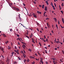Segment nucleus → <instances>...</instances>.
I'll return each mask as SVG.
<instances>
[{
    "label": "nucleus",
    "instance_id": "obj_1",
    "mask_svg": "<svg viewBox=\"0 0 64 64\" xmlns=\"http://www.w3.org/2000/svg\"><path fill=\"white\" fill-rule=\"evenodd\" d=\"M12 8L14 10H15L16 11V12H17V11L19 10V9L18 8H16L15 7L12 6Z\"/></svg>",
    "mask_w": 64,
    "mask_h": 64
},
{
    "label": "nucleus",
    "instance_id": "obj_2",
    "mask_svg": "<svg viewBox=\"0 0 64 64\" xmlns=\"http://www.w3.org/2000/svg\"><path fill=\"white\" fill-rule=\"evenodd\" d=\"M22 47L23 48L24 50L25 49V48L26 47V46H25V45L24 44H23L22 46Z\"/></svg>",
    "mask_w": 64,
    "mask_h": 64
},
{
    "label": "nucleus",
    "instance_id": "obj_3",
    "mask_svg": "<svg viewBox=\"0 0 64 64\" xmlns=\"http://www.w3.org/2000/svg\"><path fill=\"white\" fill-rule=\"evenodd\" d=\"M47 26L48 27V28H50L49 27H50V25L49 24H48V22L47 23Z\"/></svg>",
    "mask_w": 64,
    "mask_h": 64
},
{
    "label": "nucleus",
    "instance_id": "obj_4",
    "mask_svg": "<svg viewBox=\"0 0 64 64\" xmlns=\"http://www.w3.org/2000/svg\"><path fill=\"white\" fill-rule=\"evenodd\" d=\"M12 48V47L11 46H8V50H10Z\"/></svg>",
    "mask_w": 64,
    "mask_h": 64
},
{
    "label": "nucleus",
    "instance_id": "obj_5",
    "mask_svg": "<svg viewBox=\"0 0 64 64\" xmlns=\"http://www.w3.org/2000/svg\"><path fill=\"white\" fill-rule=\"evenodd\" d=\"M37 13H38V14H42V12H40L38 11H37Z\"/></svg>",
    "mask_w": 64,
    "mask_h": 64
},
{
    "label": "nucleus",
    "instance_id": "obj_6",
    "mask_svg": "<svg viewBox=\"0 0 64 64\" xmlns=\"http://www.w3.org/2000/svg\"><path fill=\"white\" fill-rule=\"evenodd\" d=\"M33 16L34 17L36 18H37V16H36V15L34 14H33Z\"/></svg>",
    "mask_w": 64,
    "mask_h": 64
},
{
    "label": "nucleus",
    "instance_id": "obj_7",
    "mask_svg": "<svg viewBox=\"0 0 64 64\" xmlns=\"http://www.w3.org/2000/svg\"><path fill=\"white\" fill-rule=\"evenodd\" d=\"M23 56H24V58H25V57H26V55L25 54H24L23 53Z\"/></svg>",
    "mask_w": 64,
    "mask_h": 64
},
{
    "label": "nucleus",
    "instance_id": "obj_8",
    "mask_svg": "<svg viewBox=\"0 0 64 64\" xmlns=\"http://www.w3.org/2000/svg\"><path fill=\"white\" fill-rule=\"evenodd\" d=\"M9 4V5H10V6H12V3H11L10 4Z\"/></svg>",
    "mask_w": 64,
    "mask_h": 64
},
{
    "label": "nucleus",
    "instance_id": "obj_9",
    "mask_svg": "<svg viewBox=\"0 0 64 64\" xmlns=\"http://www.w3.org/2000/svg\"><path fill=\"white\" fill-rule=\"evenodd\" d=\"M45 9L44 10L45 11L47 10H48V8H46V7H45Z\"/></svg>",
    "mask_w": 64,
    "mask_h": 64
},
{
    "label": "nucleus",
    "instance_id": "obj_10",
    "mask_svg": "<svg viewBox=\"0 0 64 64\" xmlns=\"http://www.w3.org/2000/svg\"><path fill=\"white\" fill-rule=\"evenodd\" d=\"M62 21L63 23L64 24V20L63 18H62Z\"/></svg>",
    "mask_w": 64,
    "mask_h": 64
},
{
    "label": "nucleus",
    "instance_id": "obj_11",
    "mask_svg": "<svg viewBox=\"0 0 64 64\" xmlns=\"http://www.w3.org/2000/svg\"><path fill=\"white\" fill-rule=\"evenodd\" d=\"M30 58H34V57L32 56H30Z\"/></svg>",
    "mask_w": 64,
    "mask_h": 64
},
{
    "label": "nucleus",
    "instance_id": "obj_12",
    "mask_svg": "<svg viewBox=\"0 0 64 64\" xmlns=\"http://www.w3.org/2000/svg\"><path fill=\"white\" fill-rule=\"evenodd\" d=\"M54 20H55V22H57V20L56 19V18H54Z\"/></svg>",
    "mask_w": 64,
    "mask_h": 64
},
{
    "label": "nucleus",
    "instance_id": "obj_13",
    "mask_svg": "<svg viewBox=\"0 0 64 64\" xmlns=\"http://www.w3.org/2000/svg\"><path fill=\"white\" fill-rule=\"evenodd\" d=\"M12 56H13V54H14V52H12Z\"/></svg>",
    "mask_w": 64,
    "mask_h": 64
},
{
    "label": "nucleus",
    "instance_id": "obj_14",
    "mask_svg": "<svg viewBox=\"0 0 64 64\" xmlns=\"http://www.w3.org/2000/svg\"><path fill=\"white\" fill-rule=\"evenodd\" d=\"M3 36H4V37H6V36L4 34H3Z\"/></svg>",
    "mask_w": 64,
    "mask_h": 64
},
{
    "label": "nucleus",
    "instance_id": "obj_15",
    "mask_svg": "<svg viewBox=\"0 0 64 64\" xmlns=\"http://www.w3.org/2000/svg\"><path fill=\"white\" fill-rule=\"evenodd\" d=\"M8 41H6V42H5V43H6V44H7L8 43Z\"/></svg>",
    "mask_w": 64,
    "mask_h": 64
},
{
    "label": "nucleus",
    "instance_id": "obj_16",
    "mask_svg": "<svg viewBox=\"0 0 64 64\" xmlns=\"http://www.w3.org/2000/svg\"><path fill=\"white\" fill-rule=\"evenodd\" d=\"M26 37L27 38H28V39H30V38L28 36H26Z\"/></svg>",
    "mask_w": 64,
    "mask_h": 64
},
{
    "label": "nucleus",
    "instance_id": "obj_17",
    "mask_svg": "<svg viewBox=\"0 0 64 64\" xmlns=\"http://www.w3.org/2000/svg\"><path fill=\"white\" fill-rule=\"evenodd\" d=\"M44 6H45V5H42V8L44 9Z\"/></svg>",
    "mask_w": 64,
    "mask_h": 64
},
{
    "label": "nucleus",
    "instance_id": "obj_18",
    "mask_svg": "<svg viewBox=\"0 0 64 64\" xmlns=\"http://www.w3.org/2000/svg\"><path fill=\"white\" fill-rule=\"evenodd\" d=\"M28 50H29V51L30 52H31V51H32L31 49H29Z\"/></svg>",
    "mask_w": 64,
    "mask_h": 64
},
{
    "label": "nucleus",
    "instance_id": "obj_19",
    "mask_svg": "<svg viewBox=\"0 0 64 64\" xmlns=\"http://www.w3.org/2000/svg\"><path fill=\"white\" fill-rule=\"evenodd\" d=\"M18 60H21V59H20V58H19V57H18Z\"/></svg>",
    "mask_w": 64,
    "mask_h": 64
},
{
    "label": "nucleus",
    "instance_id": "obj_20",
    "mask_svg": "<svg viewBox=\"0 0 64 64\" xmlns=\"http://www.w3.org/2000/svg\"><path fill=\"white\" fill-rule=\"evenodd\" d=\"M4 48L0 49V50H2V51H4Z\"/></svg>",
    "mask_w": 64,
    "mask_h": 64
},
{
    "label": "nucleus",
    "instance_id": "obj_21",
    "mask_svg": "<svg viewBox=\"0 0 64 64\" xmlns=\"http://www.w3.org/2000/svg\"><path fill=\"white\" fill-rule=\"evenodd\" d=\"M45 52L46 54H47V53H48V52H47L46 50H45Z\"/></svg>",
    "mask_w": 64,
    "mask_h": 64
},
{
    "label": "nucleus",
    "instance_id": "obj_22",
    "mask_svg": "<svg viewBox=\"0 0 64 64\" xmlns=\"http://www.w3.org/2000/svg\"><path fill=\"white\" fill-rule=\"evenodd\" d=\"M63 3H62L61 4L62 6V7L63 6Z\"/></svg>",
    "mask_w": 64,
    "mask_h": 64
},
{
    "label": "nucleus",
    "instance_id": "obj_23",
    "mask_svg": "<svg viewBox=\"0 0 64 64\" xmlns=\"http://www.w3.org/2000/svg\"><path fill=\"white\" fill-rule=\"evenodd\" d=\"M54 5L56 7V6L55 3H54Z\"/></svg>",
    "mask_w": 64,
    "mask_h": 64
},
{
    "label": "nucleus",
    "instance_id": "obj_24",
    "mask_svg": "<svg viewBox=\"0 0 64 64\" xmlns=\"http://www.w3.org/2000/svg\"><path fill=\"white\" fill-rule=\"evenodd\" d=\"M32 64H35V62L34 61V62H32Z\"/></svg>",
    "mask_w": 64,
    "mask_h": 64
},
{
    "label": "nucleus",
    "instance_id": "obj_25",
    "mask_svg": "<svg viewBox=\"0 0 64 64\" xmlns=\"http://www.w3.org/2000/svg\"><path fill=\"white\" fill-rule=\"evenodd\" d=\"M56 27L57 29H58V26H57V25L56 24Z\"/></svg>",
    "mask_w": 64,
    "mask_h": 64
},
{
    "label": "nucleus",
    "instance_id": "obj_26",
    "mask_svg": "<svg viewBox=\"0 0 64 64\" xmlns=\"http://www.w3.org/2000/svg\"><path fill=\"white\" fill-rule=\"evenodd\" d=\"M53 63H55L56 62H55V61L54 60H53Z\"/></svg>",
    "mask_w": 64,
    "mask_h": 64
},
{
    "label": "nucleus",
    "instance_id": "obj_27",
    "mask_svg": "<svg viewBox=\"0 0 64 64\" xmlns=\"http://www.w3.org/2000/svg\"><path fill=\"white\" fill-rule=\"evenodd\" d=\"M39 44H40V46H42V45H41V44L40 42L39 43Z\"/></svg>",
    "mask_w": 64,
    "mask_h": 64
},
{
    "label": "nucleus",
    "instance_id": "obj_28",
    "mask_svg": "<svg viewBox=\"0 0 64 64\" xmlns=\"http://www.w3.org/2000/svg\"><path fill=\"white\" fill-rule=\"evenodd\" d=\"M26 60H24V62L25 63L26 62Z\"/></svg>",
    "mask_w": 64,
    "mask_h": 64
},
{
    "label": "nucleus",
    "instance_id": "obj_29",
    "mask_svg": "<svg viewBox=\"0 0 64 64\" xmlns=\"http://www.w3.org/2000/svg\"><path fill=\"white\" fill-rule=\"evenodd\" d=\"M60 12H61V13L62 14H63V12L61 10L60 11Z\"/></svg>",
    "mask_w": 64,
    "mask_h": 64
},
{
    "label": "nucleus",
    "instance_id": "obj_30",
    "mask_svg": "<svg viewBox=\"0 0 64 64\" xmlns=\"http://www.w3.org/2000/svg\"><path fill=\"white\" fill-rule=\"evenodd\" d=\"M27 62H29V60L28 59L27 60Z\"/></svg>",
    "mask_w": 64,
    "mask_h": 64
},
{
    "label": "nucleus",
    "instance_id": "obj_31",
    "mask_svg": "<svg viewBox=\"0 0 64 64\" xmlns=\"http://www.w3.org/2000/svg\"><path fill=\"white\" fill-rule=\"evenodd\" d=\"M49 19V18H46V20H48Z\"/></svg>",
    "mask_w": 64,
    "mask_h": 64
},
{
    "label": "nucleus",
    "instance_id": "obj_32",
    "mask_svg": "<svg viewBox=\"0 0 64 64\" xmlns=\"http://www.w3.org/2000/svg\"><path fill=\"white\" fill-rule=\"evenodd\" d=\"M37 30L38 31V32L39 31V29H38V28H37Z\"/></svg>",
    "mask_w": 64,
    "mask_h": 64
},
{
    "label": "nucleus",
    "instance_id": "obj_33",
    "mask_svg": "<svg viewBox=\"0 0 64 64\" xmlns=\"http://www.w3.org/2000/svg\"><path fill=\"white\" fill-rule=\"evenodd\" d=\"M21 26H23V27H26L24 26H23V25L22 24H21Z\"/></svg>",
    "mask_w": 64,
    "mask_h": 64
},
{
    "label": "nucleus",
    "instance_id": "obj_34",
    "mask_svg": "<svg viewBox=\"0 0 64 64\" xmlns=\"http://www.w3.org/2000/svg\"><path fill=\"white\" fill-rule=\"evenodd\" d=\"M23 50V52H24V54H26V52H25V51L24 50Z\"/></svg>",
    "mask_w": 64,
    "mask_h": 64
},
{
    "label": "nucleus",
    "instance_id": "obj_35",
    "mask_svg": "<svg viewBox=\"0 0 64 64\" xmlns=\"http://www.w3.org/2000/svg\"><path fill=\"white\" fill-rule=\"evenodd\" d=\"M60 27H61L62 28H64V27L62 26L61 25H60Z\"/></svg>",
    "mask_w": 64,
    "mask_h": 64
},
{
    "label": "nucleus",
    "instance_id": "obj_36",
    "mask_svg": "<svg viewBox=\"0 0 64 64\" xmlns=\"http://www.w3.org/2000/svg\"><path fill=\"white\" fill-rule=\"evenodd\" d=\"M36 60H37V61H38L39 60V59H37V58H36Z\"/></svg>",
    "mask_w": 64,
    "mask_h": 64
},
{
    "label": "nucleus",
    "instance_id": "obj_37",
    "mask_svg": "<svg viewBox=\"0 0 64 64\" xmlns=\"http://www.w3.org/2000/svg\"><path fill=\"white\" fill-rule=\"evenodd\" d=\"M56 42L57 43H59V42H60L59 41H57Z\"/></svg>",
    "mask_w": 64,
    "mask_h": 64
},
{
    "label": "nucleus",
    "instance_id": "obj_38",
    "mask_svg": "<svg viewBox=\"0 0 64 64\" xmlns=\"http://www.w3.org/2000/svg\"><path fill=\"white\" fill-rule=\"evenodd\" d=\"M32 42H33V43L34 44H35V42L34 41V40H32Z\"/></svg>",
    "mask_w": 64,
    "mask_h": 64
},
{
    "label": "nucleus",
    "instance_id": "obj_39",
    "mask_svg": "<svg viewBox=\"0 0 64 64\" xmlns=\"http://www.w3.org/2000/svg\"><path fill=\"white\" fill-rule=\"evenodd\" d=\"M16 64V62H14V64Z\"/></svg>",
    "mask_w": 64,
    "mask_h": 64
},
{
    "label": "nucleus",
    "instance_id": "obj_40",
    "mask_svg": "<svg viewBox=\"0 0 64 64\" xmlns=\"http://www.w3.org/2000/svg\"><path fill=\"white\" fill-rule=\"evenodd\" d=\"M40 60L42 61V60H43V59L42 58H40Z\"/></svg>",
    "mask_w": 64,
    "mask_h": 64
},
{
    "label": "nucleus",
    "instance_id": "obj_41",
    "mask_svg": "<svg viewBox=\"0 0 64 64\" xmlns=\"http://www.w3.org/2000/svg\"><path fill=\"white\" fill-rule=\"evenodd\" d=\"M19 19L20 20V22H21V19L20 18H19Z\"/></svg>",
    "mask_w": 64,
    "mask_h": 64
},
{
    "label": "nucleus",
    "instance_id": "obj_42",
    "mask_svg": "<svg viewBox=\"0 0 64 64\" xmlns=\"http://www.w3.org/2000/svg\"><path fill=\"white\" fill-rule=\"evenodd\" d=\"M33 2L34 4H36V2L35 1H34Z\"/></svg>",
    "mask_w": 64,
    "mask_h": 64
},
{
    "label": "nucleus",
    "instance_id": "obj_43",
    "mask_svg": "<svg viewBox=\"0 0 64 64\" xmlns=\"http://www.w3.org/2000/svg\"><path fill=\"white\" fill-rule=\"evenodd\" d=\"M44 48L46 49H47L48 48H47V47H44Z\"/></svg>",
    "mask_w": 64,
    "mask_h": 64
},
{
    "label": "nucleus",
    "instance_id": "obj_44",
    "mask_svg": "<svg viewBox=\"0 0 64 64\" xmlns=\"http://www.w3.org/2000/svg\"><path fill=\"white\" fill-rule=\"evenodd\" d=\"M20 53H23V51H21V52H20Z\"/></svg>",
    "mask_w": 64,
    "mask_h": 64
},
{
    "label": "nucleus",
    "instance_id": "obj_45",
    "mask_svg": "<svg viewBox=\"0 0 64 64\" xmlns=\"http://www.w3.org/2000/svg\"><path fill=\"white\" fill-rule=\"evenodd\" d=\"M39 6H40V7H42V6L40 5H39Z\"/></svg>",
    "mask_w": 64,
    "mask_h": 64
},
{
    "label": "nucleus",
    "instance_id": "obj_46",
    "mask_svg": "<svg viewBox=\"0 0 64 64\" xmlns=\"http://www.w3.org/2000/svg\"><path fill=\"white\" fill-rule=\"evenodd\" d=\"M16 36H17V37L19 36V35H18V34H16Z\"/></svg>",
    "mask_w": 64,
    "mask_h": 64
},
{
    "label": "nucleus",
    "instance_id": "obj_47",
    "mask_svg": "<svg viewBox=\"0 0 64 64\" xmlns=\"http://www.w3.org/2000/svg\"><path fill=\"white\" fill-rule=\"evenodd\" d=\"M14 48H15L16 49L17 48H16V46H15L14 47Z\"/></svg>",
    "mask_w": 64,
    "mask_h": 64
},
{
    "label": "nucleus",
    "instance_id": "obj_48",
    "mask_svg": "<svg viewBox=\"0 0 64 64\" xmlns=\"http://www.w3.org/2000/svg\"><path fill=\"white\" fill-rule=\"evenodd\" d=\"M58 24H60V23L59 22V21H58Z\"/></svg>",
    "mask_w": 64,
    "mask_h": 64
},
{
    "label": "nucleus",
    "instance_id": "obj_49",
    "mask_svg": "<svg viewBox=\"0 0 64 64\" xmlns=\"http://www.w3.org/2000/svg\"><path fill=\"white\" fill-rule=\"evenodd\" d=\"M38 54H40V56L41 55L38 52Z\"/></svg>",
    "mask_w": 64,
    "mask_h": 64
},
{
    "label": "nucleus",
    "instance_id": "obj_50",
    "mask_svg": "<svg viewBox=\"0 0 64 64\" xmlns=\"http://www.w3.org/2000/svg\"><path fill=\"white\" fill-rule=\"evenodd\" d=\"M23 4V5H24V6H25V4H24V3Z\"/></svg>",
    "mask_w": 64,
    "mask_h": 64
},
{
    "label": "nucleus",
    "instance_id": "obj_51",
    "mask_svg": "<svg viewBox=\"0 0 64 64\" xmlns=\"http://www.w3.org/2000/svg\"><path fill=\"white\" fill-rule=\"evenodd\" d=\"M22 43H22V44H25L24 42H22Z\"/></svg>",
    "mask_w": 64,
    "mask_h": 64
},
{
    "label": "nucleus",
    "instance_id": "obj_52",
    "mask_svg": "<svg viewBox=\"0 0 64 64\" xmlns=\"http://www.w3.org/2000/svg\"><path fill=\"white\" fill-rule=\"evenodd\" d=\"M51 32H52V33L54 34V32H53V30H52V31H51Z\"/></svg>",
    "mask_w": 64,
    "mask_h": 64
},
{
    "label": "nucleus",
    "instance_id": "obj_53",
    "mask_svg": "<svg viewBox=\"0 0 64 64\" xmlns=\"http://www.w3.org/2000/svg\"><path fill=\"white\" fill-rule=\"evenodd\" d=\"M46 42H48V39L46 38Z\"/></svg>",
    "mask_w": 64,
    "mask_h": 64
},
{
    "label": "nucleus",
    "instance_id": "obj_54",
    "mask_svg": "<svg viewBox=\"0 0 64 64\" xmlns=\"http://www.w3.org/2000/svg\"><path fill=\"white\" fill-rule=\"evenodd\" d=\"M18 18H20V16H18Z\"/></svg>",
    "mask_w": 64,
    "mask_h": 64
},
{
    "label": "nucleus",
    "instance_id": "obj_55",
    "mask_svg": "<svg viewBox=\"0 0 64 64\" xmlns=\"http://www.w3.org/2000/svg\"><path fill=\"white\" fill-rule=\"evenodd\" d=\"M46 13V12H44V14H45Z\"/></svg>",
    "mask_w": 64,
    "mask_h": 64
},
{
    "label": "nucleus",
    "instance_id": "obj_56",
    "mask_svg": "<svg viewBox=\"0 0 64 64\" xmlns=\"http://www.w3.org/2000/svg\"><path fill=\"white\" fill-rule=\"evenodd\" d=\"M42 41H44V38H42Z\"/></svg>",
    "mask_w": 64,
    "mask_h": 64
},
{
    "label": "nucleus",
    "instance_id": "obj_57",
    "mask_svg": "<svg viewBox=\"0 0 64 64\" xmlns=\"http://www.w3.org/2000/svg\"><path fill=\"white\" fill-rule=\"evenodd\" d=\"M44 39H46V36H44Z\"/></svg>",
    "mask_w": 64,
    "mask_h": 64
},
{
    "label": "nucleus",
    "instance_id": "obj_58",
    "mask_svg": "<svg viewBox=\"0 0 64 64\" xmlns=\"http://www.w3.org/2000/svg\"><path fill=\"white\" fill-rule=\"evenodd\" d=\"M46 64H48V62H46Z\"/></svg>",
    "mask_w": 64,
    "mask_h": 64
},
{
    "label": "nucleus",
    "instance_id": "obj_59",
    "mask_svg": "<svg viewBox=\"0 0 64 64\" xmlns=\"http://www.w3.org/2000/svg\"><path fill=\"white\" fill-rule=\"evenodd\" d=\"M60 60L62 62H63V61L61 59Z\"/></svg>",
    "mask_w": 64,
    "mask_h": 64
},
{
    "label": "nucleus",
    "instance_id": "obj_60",
    "mask_svg": "<svg viewBox=\"0 0 64 64\" xmlns=\"http://www.w3.org/2000/svg\"><path fill=\"white\" fill-rule=\"evenodd\" d=\"M18 45H20V43H19V42H18Z\"/></svg>",
    "mask_w": 64,
    "mask_h": 64
},
{
    "label": "nucleus",
    "instance_id": "obj_61",
    "mask_svg": "<svg viewBox=\"0 0 64 64\" xmlns=\"http://www.w3.org/2000/svg\"><path fill=\"white\" fill-rule=\"evenodd\" d=\"M35 55L37 56V54H35Z\"/></svg>",
    "mask_w": 64,
    "mask_h": 64
},
{
    "label": "nucleus",
    "instance_id": "obj_62",
    "mask_svg": "<svg viewBox=\"0 0 64 64\" xmlns=\"http://www.w3.org/2000/svg\"><path fill=\"white\" fill-rule=\"evenodd\" d=\"M32 36H30V38H32Z\"/></svg>",
    "mask_w": 64,
    "mask_h": 64
},
{
    "label": "nucleus",
    "instance_id": "obj_63",
    "mask_svg": "<svg viewBox=\"0 0 64 64\" xmlns=\"http://www.w3.org/2000/svg\"><path fill=\"white\" fill-rule=\"evenodd\" d=\"M46 3H48V1H46Z\"/></svg>",
    "mask_w": 64,
    "mask_h": 64
},
{
    "label": "nucleus",
    "instance_id": "obj_64",
    "mask_svg": "<svg viewBox=\"0 0 64 64\" xmlns=\"http://www.w3.org/2000/svg\"><path fill=\"white\" fill-rule=\"evenodd\" d=\"M63 51V54H64V52L63 50H62Z\"/></svg>",
    "mask_w": 64,
    "mask_h": 64
}]
</instances>
